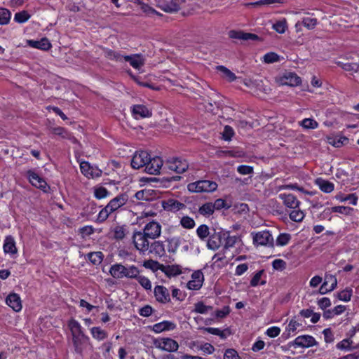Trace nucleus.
Listing matches in <instances>:
<instances>
[{
    "label": "nucleus",
    "mask_w": 359,
    "mask_h": 359,
    "mask_svg": "<svg viewBox=\"0 0 359 359\" xmlns=\"http://www.w3.org/2000/svg\"><path fill=\"white\" fill-rule=\"evenodd\" d=\"M68 326L72 335V342L75 351L81 353L83 344L88 342L90 339L83 333L80 323L76 320H71Z\"/></svg>",
    "instance_id": "f257e3e1"
},
{
    "label": "nucleus",
    "mask_w": 359,
    "mask_h": 359,
    "mask_svg": "<svg viewBox=\"0 0 359 359\" xmlns=\"http://www.w3.org/2000/svg\"><path fill=\"white\" fill-rule=\"evenodd\" d=\"M139 269L135 265L128 266L121 264H116L110 267L109 273L114 278L121 279L123 278L134 279L140 274Z\"/></svg>",
    "instance_id": "f03ea898"
},
{
    "label": "nucleus",
    "mask_w": 359,
    "mask_h": 359,
    "mask_svg": "<svg viewBox=\"0 0 359 359\" xmlns=\"http://www.w3.org/2000/svg\"><path fill=\"white\" fill-rule=\"evenodd\" d=\"M189 168V163L185 159L177 157L168 158L163 166L165 172L168 170L174 171L176 173L181 174L184 172Z\"/></svg>",
    "instance_id": "7ed1b4c3"
},
{
    "label": "nucleus",
    "mask_w": 359,
    "mask_h": 359,
    "mask_svg": "<svg viewBox=\"0 0 359 359\" xmlns=\"http://www.w3.org/2000/svg\"><path fill=\"white\" fill-rule=\"evenodd\" d=\"M217 188V184L210 180H199L195 182L189 183L187 189L190 192H212Z\"/></svg>",
    "instance_id": "20e7f679"
},
{
    "label": "nucleus",
    "mask_w": 359,
    "mask_h": 359,
    "mask_svg": "<svg viewBox=\"0 0 359 359\" xmlns=\"http://www.w3.org/2000/svg\"><path fill=\"white\" fill-rule=\"evenodd\" d=\"M152 344L156 348L167 352H175L179 348L178 343L168 337L153 338Z\"/></svg>",
    "instance_id": "39448f33"
},
{
    "label": "nucleus",
    "mask_w": 359,
    "mask_h": 359,
    "mask_svg": "<svg viewBox=\"0 0 359 359\" xmlns=\"http://www.w3.org/2000/svg\"><path fill=\"white\" fill-rule=\"evenodd\" d=\"M149 237L142 231H135L133 235V243L140 254L145 255L149 250L150 242Z\"/></svg>",
    "instance_id": "423d86ee"
},
{
    "label": "nucleus",
    "mask_w": 359,
    "mask_h": 359,
    "mask_svg": "<svg viewBox=\"0 0 359 359\" xmlns=\"http://www.w3.org/2000/svg\"><path fill=\"white\" fill-rule=\"evenodd\" d=\"M251 235L255 245L273 246V238L269 231L252 232Z\"/></svg>",
    "instance_id": "0eeeda50"
},
{
    "label": "nucleus",
    "mask_w": 359,
    "mask_h": 359,
    "mask_svg": "<svg viewBox=\"0 0 359 359\" xmlns=\"http://www.w3.org/2000/svg\"><path fill=\"white\" fill-rule=\"evenodd\" d=\"M26 176L27 177L29 182L32 186L43 191L44 192H47L49 189V187L45 180L40 177L34 170H27L26 172Z\"/></svg>",
    "instance_id": "6e6552de"
},
{
    "label": "nucleus",
    "mask_w": 359,
    "mask_h": 359,
    "mask_svg": "<svg viewBox=\"0 0 359 359\" xmlns=\"http://www.w3.org/2000/svg\"><path fill=\"white\" fill-rule=\"evenodd\" d=\"M164 163L162 158L159 156H154L153 158L149 156L145 171L151 175H158L161 172V170L165 172V170H163Z\"/></svg>",
    "instance_id": "1a4fd4ad"
},
{
    "label": "nucleus",
    "mask_w": 359,
    "mask_h": 359,
    "mask_svg": "<svg viewBox=\"0 0 359 359\" xmlns=\"http://www.w3.org/2000/svg\"><path fill=\"white\" fill-rule=\"evenodd\" d=\"M278 82L282 86H297L302 82V79L297 74L291 72L283 73L277 79Z\"/></svg>",
    "instance_id": "9d476101"
},
{
    "label": "nucleus",
    "mask_w": 359,
    "mask_h": 359,
    "mask_svg": "<svg viewBox=\"0 0 359 359\" xmlns=\"http://www.w3.org/2000/svg\"><path fill=\"white\" fill-rule=\"evenodd\" d=\"M150 155L146 151H136L131 160V166L134 169H140L145 167L148 163Z\"/></svg>",
    "instance_id": "9b49d317"
},
{
    "label": "nucleus",
    "mask_w": 359,
    "mask_h": 359,
    "mask_svg": "<svg viewBox=\"0 0 359 359\" xmlns=\"http://www.w3.org/2000/svg\"><path fill=\"white\" fill-rule=\"evenodd\" d=\"M156 6L162 11L167 13H173L180 8V5L185 2V0H156Z\"/></svg>",
    "instance_id": "f8f14e48"
},
{
    "label": "nucleus",
    "mask_w": 359,
    "mask_h": 359,
    "mask_svg": "<svg viewBox=\"0 0 359 359\" xmlns=\"http://www.w3.org/2000/svg\"><path fill=\"white\" fill-rule=\"evenodd\" d=\"M150 239H156L161 236V225L156 221H151L147 223L142 231Z\"/></svg>",
    "instance_id": "ddd939ff"
},
{
    "label": "nucleus",
    "mask_w": 359,
    "mask_h": 359,
    "mask_svg": "<svg viewBox=\"0 0 359 359\" xmlns=\"http://www.w3.org/2000/svg\"><path fill=\"white\" fill-rule=\"evenodd\" d=\"M132 116L135 119L149 118L152 116V111L144 104H135L131 107Z\"/></svg>",
    "instance_id": "4468645a"
},
{
    "label": "nucleus",
    "mask_w": 359,
    "mask_h": 359,
    "mask_svg": "<svg viewBox=\"0 0 359 359\" xmlns=\"http://www.w3.org/2000/svg\"><path fill=\"white\" fill-rule=\"evenodd\" d=\"M223 233L224 231H215L207 240V247L212 250H216L223 244Z\"/></svg>",
    "instance_id": "2eb2a0df"
},
{
    "label": "nucleus",
    "mask_w": 359,
    "mask_h": 359,
    "mask_svg": "<svg viewBox=\"0 0 359 359\" xmlns=\"http://www.w3.org/2000/svg\"><path fill=\"white\" fill-rule=\"evenodd\" d=\"M290 344L294 347L309 348L316 345L317 342L311 335H301Z\"/></svg>",
    "instance_id": "dca6fc26"
},
{
    "label": "nucleus",
    "mask_w": 359,
    "mask_h": 359,
    "mask_svg": "<svg viewBox=\"0 0 359 359\" xmlns=\"http://www.w3.org/2000/svg\"><path fill=\"white\" fill-rule=\"evenodd\" d=\"M81 172L87 177H99L102 175V170L97 167H93L86 161L80 163Z\"/></svg>",
    "instance_id": "f3484780"
},
{
    "label": "nucleus",
    "mask_w": 359,
    "mask_h": 359,
    "mask_svg": "<svg viewBox=\"0 0 359 359\" xmlns=\"http://www.w3.org/2000/svg\"><path fill=\"white\" fill-rule=\"evenodd\" d=\"M156 300L161 304L170 302V296L168 290L163 285H156L154 290Z\"/></svg>",
    "instance_id": "a211bd4d"
},
{
    "label": "nucleus",
    "mask_w": 359,
    "mask_h": 359,
    "mask_svg": "<svg viewBox=\"0 0 359 359\" xmlns=\"http://www.w3.org/2000/svg\"><path fill=\"white\" fill-rule=\"evenodd\" d=\"M162 207L166 211L176 212L185 208V204L174 198H168L162 201Z\"/></svg>",
    "instance_id": "6ab92c4d"
},
{
    "label": "nucleus",
    "mask_w": 359,
    "mask_h": 359,
    "mask_svg": "<svg viewBox=\"0 0 359 359\" xmlns=\"http://www.w3.org/2000/svg\"><path fill=\"white\" fill-rule=\"evenodd\" d=\"M204 280L203 274L201 271H196L191 275V279L187 283V287L189 290H199Z\"/></svg>",
    "instance_id": "aec40b11"
},
{
    "label": "nucleus",
    "mask_w": 359,
    "mask_h": 359,
    "mask_svg": "<svg viewBox=\"0 0 359 359\" xmlns=\"http://www.w3.org/2000/svg\"><path fill=\"white\" fill-rule=\"evenodd\" d=\"M278 198L287 208L291 209L298 208L301 203L297 197L292 194H280Z\"/></svg>",
    "instance_id": "412c9836"
},
{
    "label": "nucleus",
    "mask_w": 359,
    "mask_h": 359,
    "mask_svg": "<svg viewBox=\"0 0 359 359\" xmlns=\"http://www.w3.org/2000/svg\"><path fill=\"white\" fill-rule=\"evenodd\" d=\"M228 36L229 38L232 39H238L243 41L256 40L258 39V36L256 34L238 30H230L228 32Z\"/></svg>",
    "instance_id": "4be33fe9"
},
{
    "label": "nucleus",
    "mask_w": 359,
    "mask_h": 359,
    "mask_svg": "<svg viewBox=\"0 0 359 359\" xmlns=\"http://www.w3.org/2000/svg\"><path fill=\"white\" fill-rule=\"evenodd\" d=\"M128 196L126 194H121L111 199L107 205V208H109L112 212H115L121 207L124 205L128 201Z\"/></svg>",
    "instance_id": "5701e85b"
},
{
    "label": "nucleus",
    "mask_w": 359,
    "mask_h": 359,
    "mask_svg": "<svg viewBox=\"0 0 359 359\" xmlns=\"http://www.w3.org/2000/svg\"><path fill=\"white\" fill-rule=\"evenodd\" d=\"M123 61L128 62L133 68L138 69L144 65L145 60L142 55L134 54L125 55Z\"/></svg>",
    "instance_id": "b1692460"
},
{
    "label": "nucleus",
    "mask_w": 359,
    "mask_h": 359,
    "mask_svg": "<svg viewBox=\"0 0 359 359\" xmlns=\"http://www.w3.org/2000/svg\"><path fill=\"white\" fill-rule=\"evenodd\" d=\"M175 327L176 325L173 322L169 320H163L154 324L151 327V330L155 333H161L165 331L173 330L175 329Z\"/></svg>",
    "instance_id": "393cba45"
},
{
    "label": "nucleus",
    "mask_w": 359,
    "mask_h": 359,
    "mask_svg": "<svg viewBox=\"0 0 359 359\" xmlns=\"http://www.w3.org/2000/svg\"><path fill=\"white\" fill-rule=\"evenodd\" d=\"M6 304L12 308L15 311L18 312L22 309V302L20 296L18 294L12 293L8 295L6 299Z\"/></svg>",
    "instance_id": "a878e982"
},
{
    "label": "nucleus",
    "mask_w": 359,
    "mask_h": 359,
    "mask_svg": "<svg viewBox=\"0 0 359 359\" xmlns=\"http://www.w3.org/2000/svg\"><path fill=\"white\" fill-rule=\"evenodd\" d=\"M27 43L29 46L42 50H48L51 48V43L47 38H42L41 40H27Z\"/></svg>",
    "instance_id": "bb28decb"
},
{
    "label": "nucleus",
    "mask_w": 359,
    "mask_h": 359,
    "mask_svg": "<svg viewBox=\"0 0 359 359\" xmlns=\"http://www.w3.org/2000/svg\"><path fill=\"white\" fill-rule=\"evenodd\" d=\"M4 252L6 254L16 255L18 249L15 245V241L12 236H7L5 238L3 246Z\"/></svg>",
    "instance_id": "cd10ccee"
},
{
    "label": "nucleus",
    "mask_w": 359,
    "mask_h": 359,
    "mask_svg": "<svg viewBox=\"0 0 359 359\" xmlns=\"http://www.w3.org/2000/svg\"><path fill=\"white\" fill-rule=\"evenodd\" d=\"M165 252V245L163 241H155L150 243L149 250L147 254H154L156 256L161 257Z\"/></svg>",
    "instance_id": "c85d7f7f"
},
{
    "label": "nucleus",
    "mask_w": 359,
    "mask_h": 359,
    "mask_svg": "<svg viewBox=\"0 0 359 359\" xmlns=\"http://www.w3.org/2000/svg\"><path fill=\"white\" fill-rule=\"evenodd\" d=\"M326 141L329 144L339 148L348 143V139L344 136L331 135L326 137Z\"/></svg>",
    "instance_id": "c756f323"
},
{
    "label": "nucleus",
    "mask_w": 359,
    "mask_h": 359,
    "mask_svg": "<svg viewBox=\"0 0 359 359\" xmlns=\"http://www.w3.org/2000/svg\"><path fill=\"white\" fill-rule=\"evenodd\" d=\"M223 240L224 249L227 250L235 246L236 243L239 241V237L236 235L231 236L229 231H224V233H223Z\"/></svg>",
    "instance_id": "7c9ffc66"
},
{
    "label": "nucleus",
    "mask_w": 359,
    "mask_h": 359,
    "mask_svg": "<svg viewBox=\"0 0 359 359\" xmlns=\"http://www.w3.org/2000/svg\"><path fill=\"white\" fill-rule=\"evenodd\" d=\"M315 184L317 185L319 189L325 193H331L334 188L333 183L321 177H318L315 180Z\"/></svg>",
    "instance_id": "2f4dec72"
},
{
    "label": "nucleus",
    "mask_w": 359,
    "mask_h": 359,
    "mask_svg": "<svg viewBox=\"0 0 359 359\" xmlns=\"http://www.w3.org/2000/svg\"><path fill=\"white\" fill-rule=\"evenodd\" d=\"M156 196L154 190L144 189L135 193V197L139 201H151Z\"/></svg>",
    "instance_id": "473e14b6"
},
{
    "label": "nucleus",
    "mask_w": 359,
    "mask_h": 359,
    "mask_svg": "<svg viewBox=\"0 0 359 359\" xmlns=\"http://www.w3.org/2000/svg\"><path fill=\"white\" fill-rule=\"evenodd\" d=\"M168 243V251L170 253H175L182 243L180 236L169 237L166 239Z\"/></svg>",
    "instance_id": "72a5a7b5"
},
{
    "label": "nucleus",
    "mask_w": 359,
    "mask_h": 359,
    "mask_svg": "<svg viewBox=\"0 0 359 359\" xmlns=\"http://www.w3.org/2000/svg\"><path fill=\"white\" fill-rule=\"evenodd\" d=\"M162 272L167 276H176L182 273V267L179 265H167L163 264Z\"/></svg>",
    "instance_id": "f704fd0d"
},
{
    "label": "nucleus",
    "mask_w": 359,
    "mask_h": 359,
    "mask_svg": "<svg viewBox=\"0 0 359 359\" xmlns=\"http://www.w3.org/2000/svg\"><path fill=\"white\" fill-rule=\"evenodd\" d=\"M90 333L92 337L97 341H102L108 337L107 332L100 327H93L90 329Z\"/></svg>",
    "instance_id": "c9c22d12"
},
{
    "label": "nucleus",
    "mask_w": 359,
    "mask_h": 359,
    "mask_svg": "<svg viewBox=\"0 0 359 359\" xmlns=\"http://www.w3.org/2000/svg\"><path fill=\"white\" fill-rule=\"evenodd\" d=\"M196 235L201 241H207L210 235L208 226L206 224L198 226L196 229Z\"/></svg>",
    "instance_id": "e433bc0d"
},
{
    "label": "nucleus",
    "mask_w": 359,
    "mask_h": 359,
    "mask_svg": "<svg viewBox=\"0 0 359 359\" xmlns=\"http://www.w3.org/2000/svg\"><path fill=\"white\" fill-rule=\"evenodd\" d=\"M217 69L221 73L222 76L228 81H233L236 76L234 73L224 66H217Z\"/></svg>",
    "instance_id": "4c0bfd02"
},
{
    "label": "nucleus",
    "mask_w": 359,
    "mask_h": 359,
    "mask_svg": "<svg viewBox=\"0 0 359 359\" xmlns=\"http://www.w3.org/2000/svg\"><path fill=\"white\" fill-rule=\"evenodd\" d=\"M325 211H327V212H338L345 215H349L352 214L353 208L347 206H334L331 208L325 210Z\"/></svg>",
    "instance_id": "58836bf2"
},
{
    "label": "nucleus",
    "mask_w": 359,
    "mask_h": 359,
    "mask_svg": "<svg viewBox=\"0 0 359 359\" xmlns=\"http://www.w3.org/2000/svg\"><path fill=\"white\" fill-rule=\"evenodd\" d=\"M104 56L111 60H115L116 62H123V57L125 55H121L118 52L114 51L110 49H104Z\"/></svg>",
    "instance_id": "ea45409f"
},
{
    "label": "nucleus",
    "mask_w": 359,
    "mask_h": 359,
    "mask_svg": "<svg viewBox=\"0 0 359 359\" xmlns=\"http://www.w3.org/2000/svg\"><path fill=\"white\" fill-rule=\"evenodd\" d=\"M272 28L279 34H283L287 29V23L285 18L276 21L273 24Z\"/></svg>",
    "instance_id": "a19ab883"
},
{
    "label": "nucleus",
    "mask_w": 359,
    "mask_h": 359,
    "mask_svg": "<svg viewBox=\"0 0 359 359\" xmlns=\"http://www.w3.org/2000/svg\"><path fill=\"white\" fill-rule=\"evenodd\" d=\"M325 285H327L329 287L330 290H334L337 285V280L335 276L326 273L325 276V280L324 282Z\"/></svg>",
    "instance_id": "79ce46f5"
},
{
    "label": "nucleus",
    "mask_w": 359,
    "mask_h": 359,
    "mask_svg": "<svg viewBox=\"0 0 359 359\" xmlns=\"http://www.w3.org/2000/svg\"><path fill=\"white\" fill-rule=\"evenodd\" d=\"M212 310V306H206L202 302H198L194 304V309L193 310V312L201 314H206Z\"/></svg>",
    "instance_id": "37998d69"
},
{
    "label": "nucleus",
    "mask_w": 359,
    "mask_h": 359,
    "mask_svg": "<svg viewBox=\"0 0 359 359\" xmlns=\"http://www.w3.org/2000/svg\"><path fill=\"white\" fill-rule=\"evenodd\" d=\"M289 217L291 220L296 222H300L304 219L305 213L299 208H295L290 212Z\"/></svg>",
    "instance_id": "c03bdc74"
},
{
    "label": "nucleus",
    "mask_w": 359,
    "mask_h": 359,
    "mask_svg": "<svg viewBox=\"0 0 359 359\" xmlns=\"http://www.w3.org/2000/svg\"><path fill=\"white\" fill-rule=\"evenodd\" d=\"M143 266L146 269H149L152 270L153 271H156L158 270H160L162 271L163 264H160L157 261H154L152 259L144 261L143 263Z\"/></svg>",
    "instance_id": "a18cd8bd"
},
{
    "label": "nucleus",
    "mask_w": 359,
    "mask_h": 359,
    "mask_svg": "<svg viewBox=\"0 0 359 359\" xmlns=\"http://www.w3.org/2000/svg\"><path fill=\"white\" fill-rule=\"evenodd\" d=\"M198 212L205 217H208L214 213L213 205L212 203H206L201 206L198 209Z\"/></svg>",
    "instance_id": "49530a36"
},
{
    "label": "nucleus",
    "mask_w": 359,
    "mask_h": 359,
    "mask_svg": "<svg viewBox=\"0 0 359 359\" xmlns=\"http://www.w3.org/2000/svg\"><path fill=\"white\" fill-rule=\"evenodd\" d=\"M11 17V13L9 10L0 8V25H5L9 23Z\"/></svg>",
    "instance_id": "de8ad7c7"
},
{
    "label": "nucleus",
    "mask_w": 359,
    "mask_h": 359,
    "mask_svg": "<svg viewBox=\"0 0 359 359\" xmlns=\"http://www.w3.org/2000/svg\"><path fill=\"white\" fill-rule=\"evenodd\" d=\"M180 224L184 229H191L196 226V222L191 217L183 216L180 219Z\"/></svg>",
    "instance_id": "09e8293b"
},
{
    "label": "nucleus",
    "mask_w": 359,
    "mask_h": 359,
    "mask_svg": "<svg viewBox=\"0 0 359 359\" xmlns=\"http://www.w3.org/2000/svg\"><path fill=\"white\" fill-rule=\"evenodd\" d=\"M337 65L341 67L343 69L348 72H358L359 71V64L353 62H347L344 63L341 62H338Z\"/></svg>",
    "instance_id": "8fccbe9b"
},
{
    "label": "nucleus",
    "mask_w": 359,
    "mask_h": 359,
    "mask_svg": "<svg viewBox=\"0 0 359 359\" xmlns=\"http://www.w3.org/2000/svg\"><path fill=\"white\" fill-rule=\"evenodd\" d=\"M30 17L31 15L27 11H22L15 14L14 20L18 23H25L30 18Z\"/></svg>",
    "instance_id": "3c124183"
},
{
    "label": "nucleus",
    "mask_w": 359,
    "mask_h": 359,
    "mask_svg": "<svg viewBox=\"0 0 359 359\" xmlns=\"http://www.w3.org/2000/svg\"><path fill=\"white\" fill-rule=\"evenodd\" d=\"M353 294V290L351 287H346L338 293V298L344 302H349Z\"/></svg>",
    "instance_id": "603ef678"
},
{
    "label": "nucleus",
    "mask_w": 359,
    "mask_h": 359,
    "mask_svg": "<svg viewBox=\"0 0 359 359\" xmlns=\"http://www.w3.org/2000/svg\"><path fill=\"white\" fill-rule=\"evenodd\" d=\"M201 330H203L204 332H208L210 334L219 336L222 339H225L226 337V334L225 333V331L221 330L219 328H215V327H202V328H201Z\"/></svg>",
    "instance_id": "864d4df0"
},
{
    "label": "nucleus",
    "mask_w": 359,
    "mask_h": 359,
    "mask_svg": "<svg viewBox=\"0 0 359 359\" xmlns=\"http://www.w3.org/2000/svg\"><path fill=\"white\" fill-rule=\"evenodd\" d=\"M301 126L306 129H316L318 127V123L313 118H304L301 122Z\"/></svg>",
    "instance_id": "5fc2aeb1"
},
{
    "label": "nucleus",
    "mask_w": 359,
    "mask_h": 359,
    "mask_svg": "<svg viewBox=\"0 0 359 359\" xmlns=\"http://www.w3.org/2000/svg\"><path fill=\"white\" fill-rule=\"evenodd\" d=\"M283 0H260L255 2H250L245 4V6H265L273 4H282Z\"/></svg>",
    "instance_id": "6e6d98bb"
},
{
    "label": "nucleus",
    "mask_w": 359,
    "mask_h": 359,
    "mask_svg": "<svg viewBox=\"0 0 359 359\" xmlns=\"http://www.w3.org/2000/svg\"><path fill=\"white\" fill-rule=\"evenodd\" d=\"M134 279H136L141 286L145 290H149L151 289V283L148 278L144 276H140L139 274Z\"/></svg>",
    "instance_id": "4d7b16f0"
},
{
    "label": "nucleus",
    "mask_w": 359,
    "mask_h": 359,
    "mask_svg": "<svg viewBox=\"0 0 359 359\" xmlns=\"http://www.w3.org/2000/svg\"><path fill=\"white\" fill-rule=\"evenodd\" d=\"M52 133L54 135L61 136L62 138L65 139H71L72 135L69 133H68L64 128L62 127H56L53 128Z\"/></svg>",
    "instance_id": "13d9d810"
},
{
    "label": "nucleus",
    "mask_w": 359,
    "mask_h": 359,
    "mask_svg": "<svg viewBox=\"0 0 359 359\" xmlns=\"http://www.w3.org/2000/svg\"><path fill=\"white\" fill-rule=\"evenodd\" d=\"M336 198H337V200H338L340 202H344V201L349 200V198H351V204H352L353 205H357V203H358V197L356 196V195L355 194H348L346 196H344L341 194L337 195V196H336Z\"/></svg>",
    "instance_id": "bf43d9fd"
},
{
    "label": "nucleus",
    "mask_w": 359,
    "mask_h": 359,
    "mask_svg": "<svg viewBox=\"0 0 359 359\" xmlns=\"http://www.w3.org/2000/svg\"><path fill=\"white\" fill-rule=\"evenodd\" d=\"M302 23L308 29H313L317 25L318 20L316 18H304Z\"/></svg>",
    "instance_id": "052dcab7"
},
{
    "label": "nucleus",
    "mask_w": 359,
    "mask_h": 359,
    "mask_svg": "<svg viewBox=\"0 0 359 359\" xmlns=\"http://www.w3.org/2000/svg\"><path fill=\"white\" fill-rule=\"evenodd\" d=\"M263 60L266 63H273L280 60V56L273 52H270L264 55Z\"/></svg>",
    "instance_id": "680f3d73"
},
{
    "label": "nucleus",
    "mask_w": 359,
    "mask_h": 359,
    "mask_svg": "<svg viewBox=\"0 0 359 359\" xmlns=\"http://www.w3.org/2000/svg\"><path fill=\"white\" fill-rule=\"evenodd\" d=\"M111 213H112L111 210L107 208V205H106L100 211L97 218V222L100 223L104 222Z\"/></svg>",
    "instance_id": "e2e57ef3"
},
{
    "label": "nucleus",
    "mask_w": 359,
    "mask_h": 359,
    "mask_svg": "<svg viewBox=\"0 0 359 359\" xmlns=\"http://www.w3.org/2000/svg\"><path fill=\"white\" fill-rule=\"evenodd\" d=\"M109 195L108 190L102 187L95 188L94 196L97 199H102Z\"/></svg>",
    "instance_id": "0e129e2a"
},
{
    "label": "nucleus",
    "mask_w": 359,
    "mask_h": 359,
    "mask_svg": "<svg viewBox=\"0 0 359 359\" xmlns=\"http://www.w3.org/2000/svg\"><path fill=\"white\" fill-rule=\"evenodd\" d=\"M291 238L289 233H280L276 239V245L279 246L286 245Z\"/></svg>",
    "instance_id": "69168bd1"
},
{
    "label": "nucleus",
    "mask_w": 359,
    "mask_h": 359,
    "mask_svg": "<svg viewBox=\"0 0 359 359\" xmlns=\"http://www.w3.org/2000/svg\"><path fill=\"white\" fill-rule=\"evenodd\" d=\"M353 341L351 339H344L337 344L336 347L339 350H351Z\"/></svg>",
    "instance_id": "338daca9"
},
{
    "label": "nucleus",
    "mask_w": 359,
    "mask_h": 359,
    "mask_svg": "<svg viewBox=\"0 0 359 359\" xmlns=\"http://www.w3.org/2000/svg\"><path fill=\"white\" fill-rule=\"evenodd\" d=\"M224 359H241L237 352L233 349H229L226 351Z\"/></svg>",
    "instance_id": "774afa93"
}]
</instances>
